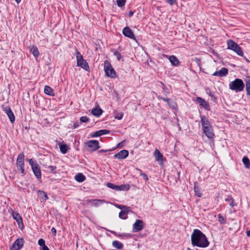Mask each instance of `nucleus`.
Returning a JSON list of instances; mask_svg holds the SVG:
<instances>
[{"label": "nucleus", "mask_w": 250, "mask_h": 250, "mask_svg": "<svg viewBox=\"0 0 250 250\" xmlns=\"http://www.w3.org/2000/svg\"><path fill=\"white\" fill-rule=\"evenodd\" d=\"M191 240L193 246L200 248H206L209 244L206 235L197 229L193 230L191 236Z\"/></svg>", "instance_id": "1"}, {"label": "nucleus", "mask_w": 250, "mask_h": 250, "mask_svg": "<svg viewBox=\"0 0 250 250\" xmlns=\"http://www.w3.org/2000/svg\"><path fill=\"white\" fill-rule=\"evenodd\" d=\"M245 87V84L241 79H236L229 84L230 89L236 92L242 91Z\"/></svg>", "instance_id": "2"}, {"label": "nucleus", "mask_w": 250, "mask_h": 250, "mask_svg": "<svg viewBox=\"0 0 250 250\" xmlns=\"http://www.w3.org/2000/svg\"><path fill=\"white\" fill-rule=\"evenodd\" d=\"M228 48L233 50L240 56H243V51L241 48L233 41L230 40L227 42Z\"/></svg>", "instance_id": "3"}, {"label": "nucleus", "mask_w": 250, "mask_h": 250, "mask_svg": "<svg viewBox=\"0 0 250 250\" xmlns=\"http://www.w3.org/2000/svg\"><path fill=\"white\" fill-rule=\"evenodd\" d=\"M104 70L106 75L108 77L114 78L116 77L115 70L108 61L106 60L104 62Z\"/></svg>", "instance_id": "4"}, {"label": "nucleus", "mask_w": 250, "mask_h": 250, "mask_svg": "<svg viewBox=\"0 0 250 250\" xmlns=\"http://www.w3.org/2000/svg\"><path fill=\"white\" fill-rule=\"evenodd\" d=\"M76 59L78 66L86 71L89 69L88 63L86 61L83 59L82 55L78 51L76 52Z\"/></svg>", "instance_id": "5"}, {"label": "nucleus", "mask_w": 250, "mask_h": 250, "mask_svg": "<svg viewBox=\"0 0 250 250\" xmlns=\"http://www.w3.org/2000/svg\"><path fill=\"white\" fill-rule=\"evenodd\" d=\"M28 161L35 176L37 178L41 179L42 175L41 168L32 159H29Z\"/></svg>", "instance_id": "6"}, {"label": "nucleus", "mask_w": 250, "mask_h": 250, "mask_svg": "<svg viewBox=\"0 0 250 250\" xmlns=\"http://www.w3.org/2000/svg\"><path fill=\"white\" fill-rule=\"evenodd\" d=\"M24 155L23 153H20L17 158V167H18V169L20 170L21 172V173L23 175H25V170H24Z\"/></svg>", "instance_id": "7"}, {"label": "nucleus", "mask_w": 250, "mask_h": 250, "mask_svg": "<svg viewBox=\"0 0 250 250\" xmlns=\"http://www.w3.org/2000/svg\"><path fill=\"white\" fill-rule=\"evenodd\" d=\"M107 186L109 188L117 191H127L130 188V186L128 184H123L121 186H116L112 183H108L107 184Z\"/></svg>", "instance_id": "8"}, {"label": "nucleus", "mask_w": 250, "mask_h": 250, "mask_svg": "<svg viewBox=\"0 0 250 250\" xmlns=\"http://www.w3.org/2000/svg\"><path fill=\"white\" fill-rule=\"evenodd\" d=\"M85 144L89 151H95L100 147L99 142L97 140H90L86 142Z\"/></svg>", "instance_id": "9"}, {"label": "nucleus", "mask_w": 250, "mask_h": 250, "mask_svg": "<svg viewBox=\"0 0 250 250\" xmlns=\"http://www.w3.org/2000/svg\"><path fill=\"white\" fill-rule=\"evenodd\" d=\"M2 108L4 112L6 114L7 116L8 117L9 120L10 122L13 123L15 121V115L11 110V108L9 106L3 107L2 106Z\"/></svg>", "instance_id": "10"}, {"label": "nucleus", "mask_w": 250, "mask_h": 250, "mask_svg": "<svg viewBox=\"0 0 250 250\" xmlns=\"http://www.w3.org/2000/svg\"><path fill=\"white\" fill-rule=\"evenodd\" d=\"M144 223L141 220H137L133 225V231L136 232L143 229Z\"/></svg>", "instance_id": "11"}, {"label": "nucleus", "mask_w": 250, "mask_h": 250, "mask_svg": "<svg viewBox=\"0 0 250 250\" xmlns=\"http://www.w3.org/2000/svg\"><path fill=\"white\" fill-rule=\"evenodd\" d=\"M85 202L92 206L97 207L103 204L105 201L100 199H87L85 200Z\"/></svg>", "instance_id": "12"}, {"label": "nucleus", "mask_w": 250, "mask_h": 250, "mask_svg": "<svg viewBox=\"0 0 250 250\" xmlns=\"http://www.w3.org/2000/svg\"><path fill=\"white\" fill-rule=\"evenodd\" d=\"M23 240L22 239H17L12 245L11 250H19L23 246Z\"/></svg>", "instance_id": "13"}, {"label": "nucleus", "mask_w": 250, "mask_h": 250, "mask_svg": "<svg viewBox=\"0 0 250 250\" xmlns=\"http://www.w3.org/2000/svg\"><path fill=\"white\" fill-rule=\"evenodd\" d=\"M123 34L126 37L135 40V36L132 30L128 27H125L123 29Z\"/></svg>", "instance_id": "14"}, {"label": "nucleus", "mask_w": 250, "mask_h": 250, "mask_svg": "<svg viewBox=\"0 0 250 250\" xmlns=\"http://www.w3.org/2000/svg\"><path fill=\"white\" fill-rule=\"evenodd\" d=\"M154 156L156 161H157L160 165L163 164V156L158 149H156L154 151Z\"/></svg>", "instance_id": "15"}, {"label": "nucleus", "mask_w": 250, "mask_h": 250, "mask_svg": "<svg viewBox=\"0 0 250 250\" xmlns=\"http://www.w3.org/2000/svg\"><path fill=\"white\" fill-rule=\"evenodd\" d=\"M228 73V69L225 67H222L220 70L216 71L213 73V76L219 77H224Z\"/></svg>", "instance_id": "16"}, {"label": "nucleus", "mask_w": 250, "mask_h": 250, "mask_svg": "<svg viewBox=\"0 0 250 250\" xmlns=\"http://www.w3.org/2000/svg\"><path fill=\"white\" fill-rule=\"evenodd\" d=\"M128 155V151L126 150H122L119 152L118 153L114 155V157L115 158L119 159H124L126 158Z\"/></svg>", "instance_id": "17"}, {"label": "nucleus", "mask_w": 250, "mask_h": 250, "mask_svg": "<svg viewBox=\"0 0 250 250\" xmlns=\"http://www.w3.org/2000/svg\"><path fill=\"white\" fill-rule=\"evenodd\" d=\"M201 122L203 129L211 126L209 121L205 116H201Z\"/></svg>", "instance_id": "18"}, {"label": "nucleus", "mask_w": 250, "mask_h": 250, "mask_svg": "<svg viewBox=\"0 0 250 250\" xmlns=\"http://www.w3.org/2000/svg\"><path fill=\"white\" fill-rule=\"evenodd\" d=\"M204 133L206 136L209 139H212L213 138L214 134L212 128V126L207 128L203 129Z\"/></svg>", "instance_id": "19"}, {"label": "nucleus", "mask_w": 250, "mask_h": 250, "mask_svg": "<svg viewBox=\"0 0 250 250\" xmlns=\"http://www.w3.org/2000/svg\"><path fill=\"white\" fill-rule=\"evenodd\" d=\"M12 214L13 219L16 221L19 226L21 225H22V219L19 213L13 211Z\"/></svg>", "instance_id": "20"}, {"label": "nucleus", "mask_w": 250, "mask_h": 250, "mask_svg": "<svg viewBox=\"0 0 250 250\" xmlns=\"http://www.w3.org/2000/svg\"><path fill=\"white\" fill-rule=\"evenodd\" d=\"M165 56L168 58L172 65L177 66L179 65V61L175 56H168V55H165Z\"/></svg>", "instance_id": "21"}, {"label": "nucleus", "mask_w": 250, "mask_h": 250, "mask_svg": "<svg viewBox=\"0 0 250 250\" xmlns=\"http://www.w3.org/2000/svg\"><path fill=\"white\" fill-rule=\"evenodd\" d=\"M196 102L199 104L200 105L207 109L208 108V104L201 97L196 98Z\"/></svg>", "instance_id": "22"}, {"label": "nucleus", "mask_w": 250, "mask_h": 250, "mask_svg": "<svg viewBox=\"0 0 250 250\" xmlns=\"http://www.w3.org/2000/svg\"><path fill=\"white\" fill-rule=\"evenodd\" d=\"M109 133V131L106 129H102L98 131H97L95 132L93 135L92 137H99L101 135H104V134H107Z\"/></svg>", "instance_id": "23"}, {"label": "nucleus", "mask_w": 250, "mask_h": 250, "mask_svg": "<svg viewBox=\"0 0 250 250\" xmlns=\"http://www.w3.org/2000/svg\"><path fill=\"white\" fill-rule=\"evenodd\" d=\"M129 211L128 208L121 210L119 214V217L122 219H125L127 217V214Z\"/></svg>", "instance_id": "24"}, {"label": "nucleus", "mask_w": 250, "mask_h": 250, "mask_svg": "<svg viewBox=\"0 0 250 250\" xmlns=\"http://www.w3.org/2000/svg\"><path fill=\"white\" fill-rule=\"evenodd\" d=\"M44 92L45 94L47 95L52 96H54V93L53 92V89L49 86L46 85L44 86Z\"/></svg>", "instance_id": "25"}, {"label": "nucleus", "mask_w": 250, "mask_h": 250, "mask_svg": "<svg viewBox=\"0 0 250 250\" xmlns=\"http://www.w3.org/2000/svg\"><path fill=\"white\" fill-rule=\"evenodd\" d=\"M59 145L61 152L62 154H65L67 151L68 146L66 144H62L61 143H59Z\"/></svg>", "instance_id": "26"}, {"label": "nucleus", "mask_w": 250, "mask_h": 250, "mask_svg": "<svg viewBox=\"0 0 250 250\" xmlns=\"http://www.w3.org/2000/svg\"><path fill=\"white\" fill-rule=\"evenodd\" d=\"M102 110L100 108H94L91 110V113L97 117L100 116L102 113Z\"/></svg>", "instance_id": "27"}, {"label": "nucleus", "mask_w": 250, "mask_h": 250, "mask_svg": "<svg viewBox=\"0 0 250 250\" xmlns=\"http://www.w3.org/2000/svg\"><path fill=\"white\" fill-rule=\"evenodd\" d=\"M112 246L117 250H122L123 248V244L117 240L112 242Z\"/></svg>", "instance_id": "28"}, {"label": "nucleus", "mask_w": 250, "mask_h": 250, "mask_svg": "<svg viewBox=\"0 0 250 250\" xmlns=\"http://www.w3.org/2000/svg\"><path fill=\"white\" fill-rule=\"evenodd\" d=\"M75 179L78 182H83L85 180V177L82 173H79L75 175Z\"/></svg>", "instance_id": "29"}, {"label": "nucleus", "mask_w": 250, "mask_h": 250, "mask_svg": "<svg viewBox=\"0 0 250 250\" xmlns=\"http://www.w3.org/2000/svg\"><path fill=\"white\" fill-rule=\"evenodd\" d=\"M30 51L35 57H38L40 54L38 48L35 46H32L31 47Z\"/></svg>", "instance_id": "30"}, {"label": "nucleus", "mask_w": 250, "mask_h": 250, "mask_svg": "<svg viewBox=\"0 0 250 250\" xmlns=\"http://www.w3.org/2000/svg\"><path fill=\"white\" fill-rule=\"evenodd\" d=\"M246 89L248 95H250V79L248 78L245 80Z\"/></svg>", "instance_id": "31"}, {"label": "nucleus", "mask_w": 250, "mask_h": 250, "mask_svg": "<svg viewBox=\"0 0 250 250\" xmlns=\"http://www.w3.org/2000/svg\"><path fill=\"white\" fill-rule=\"evenodd\" d=\"M38 193L39 195L41 197L42 200L46 201L48 199V197L46 193L43 191L39 190Z\"/></svg>", "instance_id": "32"}, {"label": "nucleus", "mask_w": 250, "mask_h": 250, "mask_svg": "<svg viewBox=\"0 0 250 250\" xmlns=\"http://www.w3.org/2000/svg\"><path fill=\"white\" fill-rule=\"evenodd\" d=\"M243 164L245 165L246 168H249L250 166V162L249 158L247 157H244L242 159Z\"/></svg>", "instance_id": "33"}, {"label": "nucleus", "mask_w": 250, "mask_h": 250, "mask_svg": "<svg viewBox=\"0 0 250 250\" xmlns=\"http://www.w3.org/2000/svg\"><path fill=\"white\" fill-rule=\"evenodd\" d=\"M167 103V104L173 109H174L177 107L176 104L170 99L169 100Z\"/></svg>", "instance_id": "34"}, {"label": "nucleus", "mask_w": 250, "mask_h": 250, "mask_svg": "<svg viewBox=\"0 0 250 250\" xmlns=\"http://www.w3.org/2000/svg\"><path fill=\"white\" fill-rule=\"evenodd\" d=\"M218 221L221 224H225L226 222L225 217L220 214H218Z\"/></svg>", "instance_id": "35"}, {"label": "nucleus", "mask_w": 250, "mask_h": 250, "mask_svg": "<svg viewBox=\"0 0 250 250\" xmlns=\"http://www.w3.org/2000/svg\"><path fill=\"white\" fill-rule=\"evenodd\" d=\"M225 201L228 202L229 203V205L231 207H232L234 206V204H233L234 201H233V199L231 197L229 196L228 198L225 199Z\"/></svg>", "instance_id": "36"}, {"label": "nucleus", "mask_w": 250, "mask_h": 250, "mask_svg": "<svg viewBox=\"0 0 250 250\" xmlns=\"http://www.w3.org/2000/svg\"><path fill=\"white\" fill-rule=\"evenodd\" d=\"M126 0H117V4L119 7H122L125 4Z\"/></svg>", "instance_id": "37"}, {"label": "nucleus", "mask_w": 250, "mask_h": 250, "mask_svg": "<svg viewBox=\"0 0 250 250\" xmlns=\"http://www.w3.org/2000/svg\"><path fill=\"white\" fill-rule=\"evenodd\" d=\"M136 170L140 172V176L143 177L146 181L148 180L147 175L144 173H143L141 169L136 168Z\"/></svg>", "instance_id": "38"}, {"label": "nucleus", "mask_w": 250, "mask_h": 250, "mask_svg": "<svg viewBox=\"0 0 250 250\" xmlns=\"http://www.w3.org/2000/svg\"><path fill=\"white\" fill-rule=\"evenodd\" d=\"M194 192L196 195L198 197H201L202 194L200 192V190L198 187L195 186L194 187Z\"/></svg>", "instance_id": "39"}, {"label": "nucleus", "mask_w": 250, "mask_h": 250, "mask_svg": "<svg viewBox=\"0 0 250 250\" xmlns=\"http://www.w3.org/2000/svg\"><path fill=\"white\" fill-rule=\"evenodd\" d=\"M123 117V114L122 113H116L115 118L118 120H121Z\"/></svg>", "instance_id": "40"}, {"label": "nucleus", "mask_w": 250, "mask_h": 250, "mask_svg": "<svg viewBox=\"0 0 250 250\" xmlns=\"http://www.w3.org/2000/svg\"><path fill=\"white\" fill-rule=\"evenodd\" d=\"M89 121L88 118L86 116H82L80 118V121L82 123H86Z\"/></svg>", "instance_id": "41"}, {"label": "nucleus", "mask_w": 250, "mask_h": 250, "mask_svg": "<svg viewBox=\"0 0 250 250\" xmlns=\"http://www.w3.org/2000/svg\"><path fill=\"white\" fill-rule=\"evenodd\" d=\"M38 244L41 247H42V246L45 245V241L43 239H40L38 241Z\"/></svg>", "instance_id": "42"}, {"label": "nucleus", "mask_w": 250, "mask_h": 250, "mask_svg": "<svg viewBox=\"0 0 250 250\" xmlns=\"http://www.w3.org/2000/svg\"><path fill=\"white\" fill-rule=\"evenodd\" d=\"M49 170L53 173L55 172L56 169V167L53 166H50L48 167Z\"/></svg>", "instance_id": "43"}, {"label": "nucleus", "mask_w": 250, "mask_h": 250, "mask_svg": "<svg viewBox=\"0 0 250 250\" xmlns=\"http://www.w3.org/2000/svg\"><path fill=\"white\" fill-rule=\"evenodd\" d=\"M114 54L117 57L118 60H120L121 58V55L118 51H115Z\"/></svg>", "instance_id": "44"}, {"label": "nucleus", "mask_w": 250, "mask_h": 250, "mask_svg": "<svg viewBox=\"0 0 250 250\" xmlns=\"http://www.w3.org/2000/svg\"><path fill=\"white\" fill-rule=\"evenodd\" d=\"M166 1L170 5H172L175 3L176 0H166Z\"/></svg>", "instance_id": "45"}, {"label": "nucleus", "mask_w": 250, "mask_h": 250, "mask_svg": "<svg viewBox=\"0 0 250 250\" xmlns=\"http://www.w3.org/2000/svg\"><path fill=\"white\" fill-rule=\"evenodd\" d=\"M117 207H118V208H119L120 209L123 210L125 208H126L127 207L125 206H123V205H118L116 206Z\"/></svg>", "instance_id": "46"}, {"label": "nucleus", "mask_w": 250, "mask_h": 250, "mask_svg": "<svg viewBox=\"0 0 250 250\" xmlns=\"http://www.w3.org/2000/svg\"><path fill=\"white\" fill-rule=\"evenodd\" d=\"M40 249L41 250H49V248L45 245L42 246Z\"/></svg>", "instance_id": "47"}, {"label": "nucleus", "mask_w": 250, "mask_h": 250, "mask_svg": "<svg viewBox=\"0 0 250 250\" xmlns=\"http://www.w3.org/2000/svg\"><path fill=\"white\" fill-rule=\"evenodd\" d=\"M51 232L55 235L56 234V230L54 228H52L51 230Z\"/></svg>", "instance_id": "48"}, {"label": "nucleus", "mask_w": 250, "mask_h": 250, "mask_svg": "<svg viewBox=\"0 0 250 250\" xmlns=\"http://www.w3.org/2000/svg\"><path fill=\"white\" fill-rule=\"evenodd\" d=\"M79 126V125L78 122H76L73 125L74 128H76L78 127Z\"/></svg>", "instance_id": "49"}, {"label": "nucleus", "mask_w": 250, "mask_h": 250, "mask_svg": "<svg viewBox=\"0 0 250 250\" xmlns=\"http://www.w3.org/2000/svg\"><path fill=\"white\" fill-rule=\"evenodd\" d=\"M159 99H162V100H163L164 101L166 102H167V103L168 102V101H169V99H167V98H162V97L159 98Z\"/></svg>", "instance_id": "50"}, {"label": "nucleus", "mask_w": 250, "mask_h": 250, "mask_svg": "<svg viewBox=\"0 0 250 250\" xmlns=\"http://www.w3.org/2000/svg\"><path fill=\"white\" fill-rule=\"evenodd\" d=\"M246 233H247V236H248V237H250V230H248V231L246 232Z\"/></svg>", "instance_id": "51"}, {"label": "nucleus", "mask_w": 250, "mask_h": 250, "mask_svg": "<svg viewBox=\"0 0 250 250\" xmlns=\"http://www.w3.org/2000/svg\"><path fill=\"white\" fill-rule=\"evenodd\" d=\"M133 14H134L133 12H132L131 11H130L129 13V16L131 17V16H133Z\"/></svg>", "instance_id": "52"}, {"label": "nucleus", "mask_w": 250, "mask_h": 250, "mask_svg": "<svg viewBox=\"0 0 250 250\" xmlns=\"http://www.w3.org/2000/svg\"><path fill=\"white\" fill-rule=\"evenodd\" d=\"M207 93H208V94H209V95L211 97H213V94L211 92H209L208 93V91H207Z\"/></svg>", "instance_id": "53"}, {"label": "nucleus", "mask_w": 250, "mask_h": 250, "mask_svg": "<svg viewBox=\"0 0 250 250\" xmlns=\"http://www.w3.org/2000/svg\"><path fill=\"white\" fill-rule=\"evenodd\" d=\"M122 143H123V142H121V143H119L118 144V146L119 147H122Z\"/></svg>", "instance_id": "54"}, {"label": "nucleus", "mask_w": 250, "mask_h": 250, "mask_svg": "<svg viewBox=\"0 0 250 250\" xmlns=\"http://www.w3.org/2000/svg\"><path fill=\"white\" fill-rule=\"evenodd\" d=\"M15 1L17 3H19L21 2V0H15Z\"/></svg>", "instance_id": "55"}, {"label": "nucleus", "mask_w": 250, "mask_h": 250, "mask_svg": "<svg viewBox=\"0 0 250 250\" xmlns=\"http://www.w3.org/2000/svg\"><path fill=\"white\" fill-rule=\"evenodd\" d=\"M106 151V150H103V149H101L100 150H99V152H105Z\"/></svg>", "instance_id": "56"}, {"label": "nucleus", "mask_w": 250, "mask_h": 250, "mask_svg": "<svg viewBox=\"0 0 250 250\" xmlns=\"http://www.w3.org/2000/svg\"><path fill=\"white\" fill-rule=\"evenodd\" d=\"M188 250H190V249H188Z\"/></svg>", "instance_id": "57"}]
</instances>
